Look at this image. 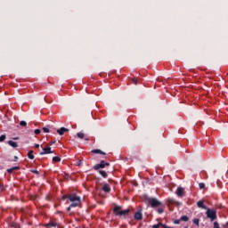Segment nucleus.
Masks as SVG:
<instances>
[{
  "label": "nucleus",
  "instance_id": "obj_1",
  "mask_svg": "<svg viewBox=\"0 0 228 228\" xmlns=\"http://www.w3.org/2000/svg\"><path fill=\"white\" fill-rule=\"evenodd\" d=\"M68 200H69V202H71V204L67 208L68 211H70V209H72V208H77V207L81 206V197H79L76 194L68 195Z\"/></svg>",
  "mask_w": 228,
  "mask_h": 228
},
{
  "label": "nucleus",
  "instance_id": "obj_2",
  "mask_svg": "<svg viewBox=\"0 0 228 228\" xmlns=\"http://www.w3.org/2000/svg\"><path fill=\"white\" fill-rule=\"evenodd\" d=\"M144 202L145 204H147V206H150L153 209H156L157 208H161V206H163V203H161V201H159L156 198L146 197Z\"/></svg>",
  "mask_w": 228,
  "mask_h": 228
},
{
  "label": "nucleus",
  "instance_id": "obj_3",
  "mask_svg": "<svg viewBox=\"0 0 228 228\" xmlns=\"http://www.w3.org/2000/svg\"><path fill=\"white\" fill-rule=\"evenodd\" d=\"M129 208L122 210V207L115 206L113 208V213L116 216H126L129 215Z\"/></svg>",
  "mask_w": 228,
  "mask_h": 228
},
{
  "label": "nucleus",
  "instance_id": "obj_4",
  "mask_svg": "<svg viewBox=\"0 0 228 228\" xmlns=\"http://www.w3.org/2000/svg\"><path fill=\"white\" fill-rule=\"evenodd\" d=\"M206 216L207 218H209L210 222H215V220H216L217 218L216 210L208 208L206 211Z\"/></svg>",
  "mask_w": 228,
  "mask_h": 228
},
{
  "label": "nucleus",
  "instance_id": "obj_5",
  "mask_svg": "<svg viewBox=\"0 0 228 228\" xmlns=\"http://www.w3.org/2000/svg\"><path fill=\"white\" fill-rule=\"evenodd\" d=\"M106 167H110V163L101 160L99 164L94 166V170H99V168H106Z\"/></svg>",
  "mask_w": 228,
  "mask_h": 228
},
{
  "label": "nucleus",
  "instance_id": "obj_6",
  "mask_svg": "<svg viewBox=\"0 0 228 228\" xmlns=\"http://www.w3.org/2000/svg\"><path fill=\"white\" fill-rule=\"evenodd\" d=\"M102 190L105 193H110V191H111V187L108 183H103Z\"/></svg>",
  "mask_w": 228,
  "mask_h": 228
},
{
  "label": "nucleus",
  "instance_id": "obj_7",
  "mask_svg": "<svg viewBox=\"0 0 228 228\" xmlns=\"http://www.w3.org/2000/svg\"><path fill=\"white\" fill-rule=\"evenodd\" d=\"M44 154H53V151H51V147L43 148V151L40 152V155L44 156Z\"/></svg>",
  "mask_w": 228,
  "mask_h": 228
},
{
  "label": "nucleus",
  "instance_id": "obj_8",
  "mask_svg": "<svg viewBox=\"0 0 228 228\" xmlns=\"http://www.w3.org/2000/svg\"><path fill=\"white\" fill-rule=\"evenodd\" d=\"M177 197H184V189L183 187H178L176 190Z\"/></svg>",
  "mask_w": 228,
  "mask_h": 228
},
{
  "label": "nucleus",
  "instance_id": "obj_9",
  "mask_svg": "<svg viewBox=\"0 0 228 228\" xmlns=\"http://www.w3.org/2000/svg\"><path fill=\"white\" fill-rule=\"evenodd\" d=\"M57 133L58 134H60V136H63L65 133H69V129L65 127H61L60 129L57 130Z\"/></svg>",
  "mask_w": 228,
  "mask_h": 228
},
{
  "label": "nucleus",
  "instance_id": "obj_10",
  "mask_svg": "<svg viewBox=\"0 0 228 228\" xmlns=\"http://www.w3.org/2000/svg\"><path fill=\"white\" fill-rule=\"evenodd\" d=\"M174 204H176V206H181V202L175 201V200H174V199H168L167 200V206H171V205H174Z\"/></svg>",
  "mask_w": 228,
  "mask_h": 228
},
{
  "label": "nucleus",
  "instance_id": "obj_11",
  "mask_svg": "<svg viewBox=\"0 0 228 228\" xmlns=\"http://www.w3.org/2000/svg\"><path fill=\"white\" fill-rule=\"evenodd\" d=\"M134 218L135 220H142L143 219V215L142 214V211H138L134 214Z\"/></svg>",
  "mask_w": 228,
  "mask_h": 228
},
{
  "label": "nucleus",
  "instance_id": "obj_12",
  "mask_svg": "<svg viewBox=\"0 0 228 228\" xmlns=\"http://www.w3.org/2000/svg\"><path fill=\"white\" fill-rule=\"evenodd\" d=\"M58 223L54 221H50L48 224H45V227H57Z\"/></svg>",
  "mask_w": 228,
  "mask_h": 228
},
{
  "label": "nucleus",
  "instance_id": "obj_13",
  "mask_svg": "<svg viewBox=\"0 0 228 228\" xmlns=\"http://www.w3.org/2000/svg\"><path fill=\"white\" fill-rule=\"evenodd\" d=\"M198 208H200L201 209H207L208 208L206 205H204V200H200L197 202Z\"/></svg>",
  "mask_w": 228,
  "mask_h": 228
},
{
  "label": "nucleus",
  "instance_id": "obj_14",
  "mask_svg": "<svg viewBox=\"0 0 228 228\" xmlns=\"http://www.w3.org/2000/svg\"><path fill=\"white\" fill-rule=\"evenodd\" d=\"M8 145L12 147L13 149H17V147H19V144L16 142H13V141H8Z\"/></svg>",
  "mask_w": 228,
  "mask_h": 228
},
{
  "label": "nucleus",
  "instance_id": "obj_15",
  "mask_svg": "<svg viewBox=\"0 0 228 228\" xmlns=\"http://www.w3.org/2000/svg\"><path fill=\"white\" fill-rule=\"evenodd\" d=\"M93 154H102V156H106V152L101 151V150H93L92 151Z\"/></svg>",
  "mask_w": 228,
  "mask_h": 228
},
{
  "label": "nucleus",
  "instance_id": "obj_16",
  "mask_svg": "<svg viewBox=\"0 0 228 228\" xmlns=\"http://www.w3.org/2000/svg\"><path fill=\"white\" fill-rule=\"evenodd\" d=\"M20 167H13L12 168L7 169L8 174H13L15 170H19Z\"/></svg>",
  "mask_w": 228,
  "mask_h": 228
},
{
  "label": "nucleus",
  "instance_id": "obj_17",
  "mask_svg": "<svg viewBox=\"0 0 228 228\" xmlns=\"http://www.w3.org/2000/svg\"><path fill=\"white\" fill-rule=\"evenodd\" d=\"M27 156L28 159H35V155H33V151H29Z\"/></svg>",
  "mask_w": 228,
  "mask_h": 228
},
{
  "label": "nucleus",
  "instance_id": "obj_18",
  "mask_svg": "<svg viewBox=\"0 0 228 228\" xmlns=\"http://www.w3.org/2000/svg\"><path fill=\"white\" fill-rule=\"evenodd\" d=\"M158 210L157 212L159 213V215H163V213H165V209L163 208V205L160 207H158Z\"/></svg>",
  "mask_w": 228,
  "mask_h": 228
},
{
  "label": "nucleus",
  "instance_id": "obj_19",
  "mask_svg": "<svg viewBox=\"0 0 228 228\" xmlns=\"http://www.w3.org/2000/svg\"><path fill=\"white\" fill-rule=\"evenodd\" d=\"M98 172L102 177H108V173H106V171L99 170Z\"/></svg>",
  "mask_w": 228,
  "mask_h": 228
},
{
  "label": "nucleus",
  "instance_id": "obj_20",
  "mask_svg": "<svg viewBox=\"0 0 228 228\" xmlns=\"http://www.w3.org/2000/svg\"><path fill=\"white\" fill-rule=\"evenodd\" d=\"M182 220V222H188V220H190V217H188V216H183L180 217V221Z\"/></svg>",
  "mask_w": 228,
  "mask_h": 228
},
{
  "label": "nucleus",
  "instance_id": "obj_21",
  "mask_svg": "<svg viewBox=\"0 0 228 228\" xmlns=\"http://www.w3.org/2000/svg\"><path fill=\"white\" fill-rule=\"evenodd\" d=\"M53 163H60V161H61V158H60V157H53Z\"/></svg>",
  "mask_w": 228,
  "mask_h": 228
},
{
  "label": "nucleus",
  "instance_id": "obj_22",
  "mask_svg": "<svg viewBox=\"0 0 228 228\" xmlns=\"http://www.w3.org/2000/svg\"><path fill=\"white\" fill-rule=\"evenodd\" d=\"M4 190H6V185L0 182V191H4Z\"/></svg>",
  "mask_w": 228,
  "mask_h": 228
},
{
  "label": "nucleus",
  "instance_id": "obj_23",
  "mask_svg": "<svg viewBox=\"0 0 228 228\" xmlns=\"http://www.w3.org/2000/svg\"><path fill=\"white\" fill-rule=\"evenodd\" d=\"M77 138H79L80 140H83V138H85V134L81 132L77 134Z\"/></svg>",
  "mask_w": 228,
  "mask_h": 228
},
{
  "label": "nucleus",
  "instance_id": "obj_24",
  "mask_svg": "<svg viewBox=\"0 0 228 228\" xmlns=\"http://www.w3.org/2000/svg\"><path fill=\"white\" fill-rule=\"evenodd\" d=\"M199 188H200V190H204L206 188V184L204 183H200Z\"/></svg>",
  "mask_w": 228,
  "mask_h": 228
},
{
  "label": "nucleus",
  "instance_id": "obj_25",
  "mask_svg": "<svg viewBox=\"0 0 228 228\" xmlns=\"http://www.w3.org/2000/svg\"><path fill=\"white\" fill-rule=\"evenodd\" d=\"M192 222H193V224H195V225H197V226L199 227V224H200V219H199V218H194Z\"/></svg>",
  "mask_w": 228,
  "mask_h": 228
},
{
  "label": "nucleus",
  "instance_id": "obj_26",
  "mask_svg": "<svg viewBox=\"0 0 228 228\" xmlns=\"http://www.w3.org/2000/svg\"><path fill=\"white\" fill-rule=\"evenodd\" d=\"M151 227H152V228H159V227H163V224L159 223V224H157L152 225Z\"/></svg>",
  "mask_w": 228,
  "mask_h": 228
},
{
  "label": "nucleus",
  "instance_id": "obj_27",
  "mask_svg": "<svg viewBox=\"0 0 228 228\" xmlns=\"http://www.w3.org/2000/svg\"><path fill=\"white\" fill-rule=\"evenodd\" d=\"M20 126H21V127H26V126H28V123L26 121H20Z\"/></svg>",
  "mask_w": 228,
  "mask_h": 228
},
{
  "label": "nucleus",
  "instance_id": "obj_28",
  "mask_svg": "<svg viewBox=\"0 0 228 228\" xmlns=\"http://www.w3.org/2000/svg\"><path fill=\"white\" fill-rule=\"evenodd\" d=\"M4 140H6V134H2L0 136V142H4Z\"/></svg>",
  "mask_w": 228,
  "mask_h": 228
},
{
  "label": "nucleus",
  "instance_id": "obj_29",
  "mask_svg": "<svg viewBox=\"0 0 228 228\" xmlns=\"http://www.w3.org/2000/svg\"><path fill=\"white\" fill-rule=\"evenodd\" d=\"M174 224H175V225H179V224H181V219H176V220H175V221H174Z\"/></svg>",
  "mask_w": 228,
  "mask_h": 228
},
{
  "label": "nucleus",
  "instance_id": "obj_30",
  "mask_svg": "<svg viewBox=\"0 0 228 228\" xmlns=\"http://www.w3.org/2000/svg\"><path fill=\"white\" fill-rule=\"evenodd\" d=\"M214 228H220V224H218V222H214Z\"/></svg>",
  "mask_w": 228,
  "mask_h": 228
},
{
  "label": "nucleus",
  "instance_id": "obj_31",
  "mask_svg": "<svg viewBox=\"0 0 228 228\" xmlns=\"http://www.w3.org/2000/svg\"><path fill=\"white\" fill-rule=\"evenodd\" d=\"M35 134H40V133H42V130L41 129H36L34 131Z\"/></svg>",
  "mask_w": 228,
  "mask_h": 228
},
{
  "label": "nucleus",
  "instance_id": "obj_32",
  "mask_svg": "<svg viewBox=\"0 0 228 228\" xmlns=\"http://www.w3.org/2000/svg\"><path fill=\"white\" fill-rule=\"evenodd\" d=\"M43 131H44V133H49L50 132L49 128H47V127H43Z\"/></svg>",
  "mask_w": 228,
  "mask_h": 228
},
{
  "label": "nucleus",
  "instance_id": "obj_33",
  "mask_svg": "<svg viewBox=\"0 0 228 228\" xmlns=\"http://www.w3.org/2000/svg\"><path fill=\"white\" fill-rule=\"evenodd\" d=\"M82 163H83L82 160H78V161L77 162V167H81Z\"/></svg>",
  "mask_w": 228,
  "mask_h": 228
},
{
  "label": "nucleus",
  "instance_id": "obj_34",
  "mask_svg": "<svg viewBox=\"0 0 228 228\" xmlns=\"http://www.w3.org/2000/svg\"><path fill=\"white\" fill-rule=\"evenodd\" d=\"M133 83H134V85H137L138 80L136 78H133Z\"/></svg>",
  "mask_w": 228,
  "mask_h": 228
},
{
  "label": "nucleus",
  "instance_id": "obj_35",
  "mask_svg": "<svg viewBox=\"0 0 228 228\" xmlns=\"http://www.w3.org/2000/svg\"><path fill=\"white\" fill-rule=\"evenodd\" d=\"M67 199H69V196H67V195L62 196V200H67Z\"/></svg>",
  "mask_w": 228,
  "mask_h": 228
},
{
  "label": "nucleus",
  "instance_id": "obj_36",
  "mask_svg": "<svg viewBox=\"0 0 228 228\" xmlns=\"http://www.w3.org/2000/svg\"><path fill=\"white\" fill-rule=\"evenodd\" d=\"M222 227L227 228L228 227V221L225 223V224H222Z\"/></svg>",
  "mask_w": 228,
  "mask_h": 228
},
{
  "label": "nucleus",
  "instance_id": "obj_37",
  "mask_svg": "<svg viewBox=\"0 0 228 228\" xmlns=\"http://www.w3.org/2000/svg\"><path fill=\"white\" fill-rule=\"evenodd\" d=\"M36 149H39L40 148V144H35Z\"/></svg>",
  "mask_w": 228,
  "mask_h": 228
},
{
  "label": "nucleus",
  "instance_id": "obj_38",
  "mask_svg": "<svg viewBox=\"0 0 228 228\" xmlns=\"http://www.w3.org/2000/svg\"><path fill=\"white\" fill-rule=\"evenodd\" d=\"M32 173L38 175V171H37V170H32Z\"/></svg>",
  "mask_w": 228,
  "mask_h": 228
},
{
  "label": "nucleus",
  "instance_id": "obj_39",
  "mask_svg": "<svg viewBox=\"0 0 228 228\" xmlns=\"http://www.w3.org/2000/svg\"><path fill=\"white\" fill-rule=\"evenodd\" d=\"M19 159V157L14 156V161H17Z\"/></svg>",
  "mask_w": 228,
  "mask_h": 228
},
{
  "label": "nucleus",
  "instance_id": "obj_40",
  "mask_svg": "<svg viewBox=\"0 0 228 228\" xmlns=\"http://www.w3.org/2000/svg\"><path fill=\"white\" fill-rule=\"evenodd\" d=\"M86 142H88V140H90L88 137L85 138Z\"/></svg>",
  "mask_w": 228,
  "mask_h": 228
},
{
  "label": "nucleus",
  "instance_id": "obj_41",
  "mask_svg": "<svg viewBox=\"0 0 228 228\" xmlns=\"http://www.w3.org/2000/svg\"><path fill=\"white\" fill-rule=\"evenodd\" d=\"M14 140H19V138L15 137Z\"/></svg>",
  "mask_w": 228,
  "mask_h": 228
}]
</instances>
